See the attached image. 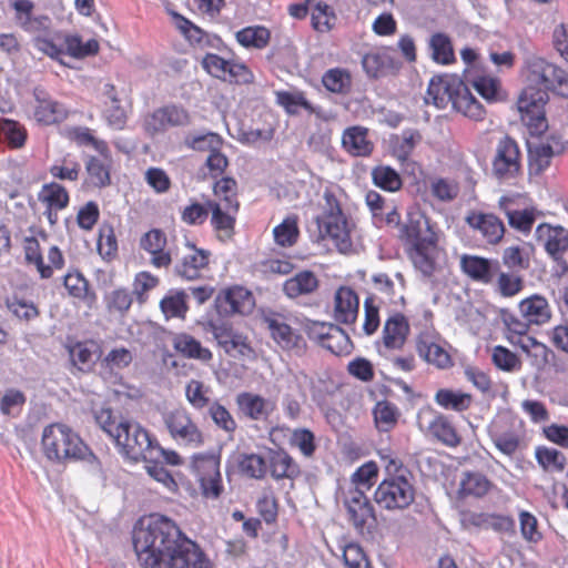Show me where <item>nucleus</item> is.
<instances>
[{"instance_id":"1","label":"nucleus","mask_w":568,"mask_h":568,"mask_svg":"<svg viewBox=\"0 0 568 568\" xmlns=\"http://www.w3.org/2000/svg\"><path fill=\"white\" fill-rule=\"evenodd\" d=\"M134 551L143 568H211L204 552L170 518L152 514L133 529Z\"/></svg>"},{"instance_id":"2","label":"nucleus","mask_w":568,"mask_h":568,"mask_svg":"<svg viewBox=\"0 0 568 568\" xmlns=\"http://www.w3.org/2000/svg\"><path fill=\"white\" fill-rule=\"evenodd\" d=\"M41 446L44 456L58 464L83 460L92 474L101 473V465L77 432L65 424L54 423L42 430Z\"/></svg>"},{"instance_id":"3","label":"nucleus","mask_w":568,"mask_h":568,"mask_svg":"<svg viewBox=\"0 0 568 568\" xmlns=\"http://www.w3.org/2000/svg\"><path fill=\"white\" fill-rule=\"evenodd\" d=\"M386 478L377 486L374 499L386 510H403L415 499L410 471L402 462L392 456H383Z\"/></svg>"},{"instance_id":"4","label":"nucleus","mask_w":568,"mask_h":568,"mask_svg":"<svg viewBox=\"0 0 568 568\" xmlns=\"http://www.w3.org/2000/svg\"><path fill=\"white\" fill-rule=\"evenodd\" d=\"M402 232L414 266L423 275H432L435 270L434 254L437 248V235L429 220L420 212L409 213Z\"/></svg>"},{"instance_id":"5","label":"nucleus","mask_w":568,"mask_h":568,"mask_svg":"<svg viewBox=\"0 0 568 568\" xmlns=\"http://www.w3.org/2000/svg\"><path fill=\"white\" fill-rule=\"evenodd\" d=\"M14 22L23 31L33 36V45L50 58L58 59L63 49L58 44L60 33L52 28L48 16L36 14L34 3L30 0H14Z\"/></svg>"},{"instance_id":"6","label":"nucleus","mask_w":568,"mask_h":568,"mask_svg":"<svg viewBox=\"0 0 568 568\" xmlns=\"http://www.w3.org/2000/svg\"><path fill=\"white\" fill-rule=\"evenodd\" d=\"M322 214L317 217L320 234L331 239L341 253L352 247L351 226L342 211L341 202L333 190L326 189L323 194Z\"/></svg>"},{"instance_id":"7","label":"nucleus","mask_w":568,"mask_h":568,"mask_svg":"<svg viewBox=\"0 0 568 568\" xmlns=\"http://www.w3.org/2000/svg\"><path fill=\"white\" fill-rule=\"evenodd\" d=\"M524 73L528 87L534 92L557 90L568 98V75L556 64L534 52H527L524 59Z\"/></svg>"},{"instance_id":"8","label":"nucleus","mask_w":568,"mask_h":568,"mask_svg":"<svg viewBox=\"0 0 568 568\" xmlns=\"http://www.w3.org/2000/svg\"><path fill=\"white\" fill-rule=\"evenodd\" d=\"M116 429L112 439L123 454L133 460L153 459L159 443L140 424L121 418Z\"/></svg>"},{"instance_id":"9","label":"nucleus","mask_w":568,"mask_h":568,"mask_svg":"<svg viewBox=\"0 0 568 568\" xmlns=\"http://www.w3.org/2000/svg\"><path fill=\"white\" fill-rule=\"evenodd\" d=\"M343 504L353 528L362 536L371 535L376 527V516L367 496L355 489L344 490Z\"/></svg>"},{"instance_id":"10","label":"nucleus","mask_w":568,"mask_h":568,"mask_svg":"<svg viewBox=\"0 0 568 568\" xmlns=\"http://www.w3.org/2000/svg\"><path fill=\"white\" fill-rule=\"evenodd\" d=\"M191 469L197 477L202 493L207 498H217L222 491L220 456L214 453L193 455Z\"/></svg>"},{"instance_id":"11","label":"nucleus","mask_w":568,"mask_h":568,"mask_svg":"<svg viewBox=\"0 0 568 568\" xmlns=\"http://www.w3.org/2000/svg\"><path fill=\"white\" fill-rule=\"evenodd\" d=\"M495 447L511 457L520 449L523 435L516 427V419L509 414L498 415L487 428Z\"/></svg>"},{"instance_id":"12","label":"nucleus","mask_w":568,"mask_h":568,"mask_svg":"<svg viewBox=\"0 0 568 568\" xmlns=\"http://www.w3.org/2000/svg\"><path fill=\"white\" fill-rule=\"evenodd\" d=\"M547 100L548 93L525 89L517 101L521 121L534 134H541L548 126L544 110Z\"/></svg>"},{"instance_id":"13","label":"nucleus","mask_w":568,"mask_h":568,"mask_svg":"<svg viewBox=\"0 0 568 568\" xmlns=\"http://www.w3.org/2000/svg\"><path fill=\"white\" fill-rule=\"evenodd\" d=\"M163 419L174 440L194 448L203 444L204 438L202 432L185 409L176 408L170 410L164 415Z\"/></svg>"},{"instance_id":"14","label":"nucleus","mask_w":568,"mask_h":568,"mask_svg":"<svg viewBox=\"0 0 568 568\" xmlns=\"http://www.w3.org/2000/svg\"><path fill=\"white\" fill-rule=\"evenodd\" d=\"M191 123V115L186 109L176 104H170L156 109L148 114L143 121V128L150 135L165 132L169 128L186 126Z\"/></svg>"},{"instance_id":"15","label":"nucleus","mask_w":568,"mask_h":568,"mask_svg":"<svg viewBox=\"0 0 568 568\" xmlns=\"http://www.w3.org/2000/svg\"><path fill=\"white\" fill-rule=\"evenodd\" d=\"M103 115L109 125L114 129H123L128 119L129 98L124 88H115L112 83H105L102 88Z\"/></svg>"},{"instance_id":"16","label":"nucleus","mask_w":568,"mask_h":568,"mask_svg":"<svg viewBox=\"0 0 568 568\" xmlns=\"http://www.w3.org/2000/svg\"><path fill=\"white\" fill-rule=\"evenodd\" d=\"M520 170V151L517 143L508 138H503L497 146L493 161V173L499 180H509Z\"/></svg>"},{"instance_id":"17","label":"nucleus","mask_w":568,"mask_h":568,"mask_svg":"<svg viewBox=\"0 0 568 568\" xmlns=\"http://www.w3.org/2000/svg\"><path fill=\"white\" fill-rule=\"evenodd\" d=\"M564 142L551 135L546 141L528 145V169L531 176H539L550 165L551 159L564 152Z\"/></svg>"},{"instance_id":"18","label":"nucleus","mask_w":568,"mask_h":568,"mask_svg":"<svg viewBox=\"0 0 568 568\" xmlns=\"http://www.w3.org/2000/svg\"><path fill=\"white\" fill-rule=\"evenodd\" d=\"M235 403L239 413L254 422H266L277 407L274 398H266L252 392L239 393Z\"/></svg>"},{"instance_id":"19","label":"nucleus","mask_w":568,"mask_h":568,"mask_svg":"<svg viewBox=\"0 0 568 568\" xmlns=\"http://www.w3.org/2000/svg\"><path fill=\"white\" fill-rule=\"evenodd\" d=\"M535 235L554 261H562L564 255L568 252L567 229L561 225L541 223L536 227Z\"/></svg>"},{"instance_id":"20","label":"nucleus","mask_w":568,"mask_h":568,"mask_svg":"<svg viewBox=\"0 0 568 568\" xmlns=\"http://www.w3.org/2000/svg\"><path fill=\"white\" fill-rule=\"evenodd\" d=\"M180 257L175 263V273L189 281L195 280L200 276L210 260V252L196 248L190 242H186L182 250L179 251Z\"/></svg>"},{"instance_id":"21","label":"nucleus","mask_w":568,"mask_h":568,"mask_svg":"<svg viewBox=\"0 0 568 568\" xmlns=\"http://www.w3.org/2000/svg\"><path fill=\"white\" fill-rule=\"evenodd\" d=\"M140 247L150 254V263L156 268H166L172 263V251L168 247L166 234L160 229L145 232L140 239Z\"/></svg>"},{"instance_id":"22","label":"nucleus","mask_w":568,"mask_h":568,"mask_svg":"<svg viewBox=\"0 0 568 568\" xmlns=\"http://www.w3.org/2000/svg\"><path fill=\"white\" fill-rule=\"evenodd\" d=\"M468 226L480 234L483 240L488 244H498L505 234V225L503 221L493 213H484L473 211L465 217Z\"/></svg>"},{"instance_id":"23","label":"nucleus","mask_w":568,"mask_h":568,"mask_svg":"<svg viewBox=\"0 0 568 568\" xmlns=\"http://www.w3.org/2000/svg\"><path fill=\"white\" fill-rule=\"evenodd\" d=\"M462 80L454 75H436L428 83L425 102L437 109H446L454 100Z\"/></svg>"},{"instance_id":"24","label":"nucleus","mask_w":568,"mask_h":568,"mask_svg":"<svg viewBox=\"0 0 568 568\" xmlns=\"http://www.w3.org/2000/svg\"><path fill=\"white\" fill-rule=\"evenodd\" d=\"M418 355L428 364L438 368H447L452 365V357L442 344L438 336L432 333H422L416 341Z\"/></svg>"},{"instance_id":"25","label":"nucleus","mask_w":568,"mask_h":568,"mask_svg":"<svg viewBox=\"0 0 568 568\" xmlns=\"http://www.w3.org/2000/svg\"><path fill=\"white\" fill-rule=\"evenodd\" d=\"M518 197L516 195H505L498 200V209L504 212L508 220V224L523 233L530 232L535 220L534 209L519 210L517 205Z\"/></svg>"},{"instance_id":"26","label":"nucleus","mask_w":568,"mask_h":568,"mask_svg":"<svg viewBox=\"0 0 568 568\" xmlns=\"http://www.w3.org/2000/svg\"><path fill=\"white\" fill-rule=\"evenodd\" d=\"M67 351L71 365L80 373H90L100 357L99 346L92 341L69 343Z\"/></svg>"},{"instance_id":"27","label":"nucleus","mask_w":568,"mask_h":568,"mask_svg":"<svg viewBox=\"0 0 568 568\" xmlns=\"http://www.w3.org/2000/svg\"><path fill=\"white\" fill-rule=\"evenodd\" d=\"M359 308L357 294L348 286H341L334 294L333 316L337 323L352 324L356 321Z\"/></svg>"},{"instance_id":"28","label":"nucleus","mask_w":568,"mask_h":568,"mask_svg":"<svg viewBox=\"0 0 568 568\" xmlns=\"http://www.w3.org/2000/svg\"><path fill=\"white\" fill-rule=\"evenodd\" d=\"M217 303L220 311L226 315H244L250 313L254 307L252 294L241 286L226 290L223 295L217 298Z\"/></svg>"},{"instance_id":"29","label":"nucleus","mask_w":568,"mask_h":568,"mask_svg":"<svg viewBox=\"0 0 568 568\" xmlns=\"http://www.w3.org/2000/svg\"><path fill=\"white\" fill-rule=\"evenodd\" d=\"M462 270L473 280L489 284L499 272V262L476 255H464L460 260Z\"/></svg>"},{"instance_id":"30","label":"nucleus","mask_w":568,"mask_h":568,"mask_svg":"<svg viewBox=\"0 0 568 568\" xmlns=\"http://www.w3.org/2000/svg\"><path fill=\"white\" fill-rule=\"evenodd\" d=\"M518 310L521 317L532 325H544L551 318V307L547 298L532 294L520 301Z\"/></svg>"},{"instance_id":"31","label":"nucleus","mask_w":568,"mask_h":568,"mask_svg":"<svg viewBox=\"0 0 568 568\" xmlns=\"http://www.w3.org/2000/svg\"><path fill=\"white\" fill-rule=\"evenodd\" d=\"M342 145L354 156H368L374 150V143L368 138V130L359 125L347 128L343 132Z\"/></svg>"},{"instance_id":"32","label":"nucleus","mask_w":568,"mask_h":568,"mask_svg":"<svg viewBox=\"0 0 568 568\" xmlns=\"http://www.w3.org/2000/svg\"><path fill=\"white\" fill-rule=\"evenodd\" d=\"M409 333V325L402 314L390 316L383 328V346L386 349H400Z\"/></svg>"},{"instance_id":"33","label":"nucleus","mask_w":568,"mask_h":568,"mask_svg":"<svg viewBox=\"0 0 568 568\" xmlns=\"http://www.w3.org/2000/svg\"><path fill=\"white\" fill-rule=\"evenodd\" d=\"M422 142V134L416 129H406L399 134H394L389 139L393 155L404 162L415 148Z\"/></svg>"},{"instance_id":"34","label":"nucleus","mask_w":568,"mask_h":568,"mask_svg":"<svg viewBox=\"0 0 568 568\" xmlns=\"http://www.w3.org/2000/svg\"><path fill=\"white\" fill-rule=\"evenodd\" d=\"M318 287V280L311 271H302L286 280L283 291L290 298H296L302 295H308Z\"/></svg>"},{"instance_id":"35","label":"nucleus","mask_w":568,"mask_h":568,"mask_svg":"<svg viewBox=\"0 0 568 568\" xmlns=\"http://www.w3.org/2000/svg\"><path fill=\"white\" fill-rule=\"evenodd\" d=\"M450 104L454 110L473 120H481L485 113L483 105L470 93L463 81Z\"/></svg>"},{"instance_id":"36","label":"nucleus","mask_w":568,"mask_h":568,"mask_svg":"<svg viewBox=\"0 0 568 568\" xmlns=\"http://www.w3.org/2000/svg\"><path fill=\"white\" fill-rule=\"evenodd\" d=\"M87 182L95 187H103L110 183V151L105 155L89 156L85 162Z\"/></svg>"},{"instance_id":"37","label":"nucleus","mask_w":568,"mask_h":568,"mask_svg":"<svg viewBox=\"0 0 568 568\" xmlns=\"http://www.w3.org/2000/svg\"><path fill=\"white\" fill-rule=\"evenodd\" d=\"M174 349L187 358L209 362L212 359V353L209 348L203 347L201 343L193 336L181 333L176 334L172 341Z\"/></svg>"},{"instance_id":"38","label":"nucleus","mask_w":568,"mask_h":568,"mask_svg":"<svg viewBox=\"0 0 568 568\" xmlns=\"http://www.w3.org/2000/svg\"><path fill=\"white\" fill-rule=\"evenodd\" d=\"M273 339L284 349H291L297 345L298 335L287 325L281 316L265 318Z\"/></svg>"},{"instance_id":"39","label":"nucleus","mask_w":568,"mask_h":568,"mask_svg":"<svg viewBox=\"0 0 568 568\" xmlns=\"http://www.w3.org/2000/svg\"><path fill=\"white\" fill-rule=\"evenodd\" d=\"M37 100L38 105L34 111V116L38 122L49 125L59 123L67 118V109L57 101L39 95H37Z\"/></svg>"},{"instance_id":"40","label":"nucleus","mask_w":568,"mask_h":568,"mask_svg":"<svg viewBox=\"0 0 568 568\" xmlns=\"http://www.w3.org/2000/svg\"><path fill=\"white\" fill-rule=\"evenodd\" d=\"M209 209L212 212V224L214 229L221 233L220 236L230 237L234 227L235 213L239 207L226 209L223 203H215L214 201L207 202Z\"/></svg>"},{"instance_id":"41","label":"nucleus","mask_w":568,"mask_h":568,"mask_svg":"<svg viewBox=\"0 0 568 568\" xmlns=\"http://www.w3.org/2000/svg\"><path fill=\"white\" fill-rule=\"evenodd\" d=\"M378 475V467L374 462H367L358 467L344 490H359L366 495L374 486Z\"/></svg>"},{"instance_id":"42","label":"nucleus","mask_w":568,"mask_h":568,"mask_svg":"<svg viewBox=\"0 0 568 568\" xmlns=\"http://www.w3.org/2000/svg\"><path fill=\"white\" fill-rule=\"evenodd\" d=\"M362 65L371 78L385 75L395 68L392 57L386 51H372L363 57Z\"/></svg>"},{"instance_id":"43","label":"nucleus","mask_w":568,"mask_h":568,"mask_svg":"<svg viewBox=\"0 0 568 568\" xmlns=\"http://www.w3.org/2000/svg\"><path fill=\"white\" fill-rule=\"evenodd\" d=\"M268 463L271 475L275 479L294 478L300 473L293 458L283 450L271 452Z\"/></svg>"},{"instance_id":"44","label":"nucleus","mask_w":568,"mask_h":568,"mask_svg":"<svg viewBox=\"0 0 568 568\" xmlns=\"http://www.w3.org/2000/svg\"><path fill=\"white\" fill-rule=\"evenodd\" d=\"M132 292L125 287H116L103 296L106 311L111 315L124 316L133 303Z\"/></svg>"},{"instance_id":"45","label":"nucleus","mask_w":568,"mask_h":568,"mask_svg":"<svg viewBox=\"0 0 568 568\" xmlns=\"http://www.w3.org/2000/svg\"><path fill=\"white\" fill-rule=\"evenodd\" d=\"M491 488L490 480L480 473H464L459 481L462 496L481 497Z\"/></svg>"},{"instance_id":"46","label":"nucleus","mask_w":568,"mask_h":568,"mask_svg":"<svg viewBox=\"0 0 568 568\" xmlns=\"http://www.w3.org/2000/svg\"><path fill=\"white\" fill-rule=\"evenodd\" d=\"M427 429L447 446L454 447L460 443V437L454 426L444 416H433L432 419L427 420Z\"/></svg>"},{"instance_id":"47","label":"nucleus","mask_w":568,"mask_h":568,"mask_svg":"<svg viewBox=\"0 0 568 568\" xmlns=\"http://www.w3.org/2000/svg\"><path fill=\"white\" fill-rule=\"evenodd\" d=\"M23 251L27 263L33 264L42 278H49L52 276V270L50 265L43 263L40 245L37 239L33 236H26L23 239Z\"/></svg>"},{"instance_id":"48","label":"nucleus","mask_w":568,"mask_h":568,"mask_svg":"<svg viewBox=\"0 0 568 568\" xmlns=\"http://www.w3.org/2000/svg\"><path fill=\"white\" fill-rule=\"evenodd\" d=\"M535 457L545 471L560 473L567 464L566 456L555 448L537 447Z\"/></svg>"},{"instance_id":"49","label":"nucleus","mask_w":568,"mask_h":568,"mask_svg":"<svg viewBox=\"0 0 568 568\" xmlns=\"http://www.w3.org/2000/svg\"><path fill=\"white\" fill-rule=\"evenodd\" d=\"M322 82L328 91L345 94L351 89L352 78L347 70L334 68L323 74Z\"/></svg>"},{"instance_id":"50","label":"nucleus","mask_w":568,"mask_h":568,"mask_svg":"<svg viewBox=\"0 0 568 568\" xmlns=\"http://www.w3.org/2000/svg\"><path fill=\"white\" fill-rule=\"evenodd\" d=\"M430 194L442 202H450L455 200L459 193L458 183L448 178L435 176L428 182Z\"/></svg>"},{"instance_id":"51","label":"nucleus","mask_w":568,"mask_h":568,"mask_svg":"<svg viewBox=\"0 0 568 568\" xmlns=\"http://www.w3.org/2000/svg\"><path fill=\"white\" fill-rule=\"evenodd\" d=\"M435 400L445 409L463 412L470 406L471 396L469 394L452 389H439L435 395Z\"/></svg>"},{"instance_id":"52","label":"nucleus","mask_w":568,"mask_h":568,"mask_svg":"<svg viewBox=\"0 0 568 568\" xmlns=\"http://www.w3.org/2000/svg\"><path fill=\"white\" fill-rule=\"evenodd\" d=\"M184 144L189 149L201 152H212L220 150L222 145V139L219 134L213 132L206 133H189L184 138Z\"/></svg>"},{"instance_id":"53","label":"nucleus","mask_w":568,"mask_h":568,"mask_svg":"<svg viewBox=\"0 0 568 568\" xmlns=\"http://www.w3.org/2000/svg\"><path fill=\"white\" fill-rule=\"evenodd\" d=\"M429 49L434 61L448 64L454 61V50L450 39L444 33L433 34L429 40Z\"/></svg>"},{"instance_id":"54","label":"nucleus","mask_w":568,"mask_h":568,"mask_svg":"<svg viewBox=\"0 0 568 568\" xmlns=\"http://www.w3.org/2000/svg\"><path fill=\"white\" fill-rule=\"evenodd\" d=\"M311 19L313 28L318 32L331 31L336 22L334 10L325 2H317L312 11Z\"/></svg>"},{"instance_id":"55","label":"nucleus","mask_w":568,"mask_h":568,"mask_svg":"<svg viewBox=\"0 0 568 568\" xmlns=\"http://www.w3.org/2000/svg\"><path fill=\"white\" fill-rule=\"evenodd\" d=\"M373 413L376 427L382 432L390 430L399 416L397 407L387 400L378 402Z\"/></svg>"},{"instance_id":"56","label":"nucleus","mask_w":568,"mask_h":568,"mask_svg":"<svg viewBox=\"0 0 568 568\" xmlns=\"http://www.w3.org/2000/svg\"><path fill=\"white\" fill-rule=\"evenodd\" d=\"M276 99L280 105H282L288 113L296 114L301 108L307 110L311 113L320 115V111L314 108L304 97L302 92H287L282 91L276 93Z\"/></svg>"},{"instance_id":"57","label":"nucleus","mask_w":568,"mask_h":568,"mask_svg":"<svg viewBox=\"0 0 568 568\" xmlns=\"http://www.w3.org/2000/svg\"><path fill=\"white\" fill-rule=\"evenodd\" d=\"M327 334L328 336L322 345L324 348L338 356L348 355L352 352L353 344L348 335L341 327L334 325Z\"/></svg>"},{"instance_id":"58","label":"nucleus","mask_w":568,"mask_h":568,"mask_svg":"<svg viewBox=\"0 0 568 568\" xmlns=\"http://www.w3.org/2000/svg\"><path fill=\"white\" fill-rule=\"evenodd\" d=\"M39 200L45 203L47 206H51V209L62 210L69 203V194L62 185L50 183L42 187L39 193Z\"/></svg>"},{"instance_id":"59","label":"nucleus","mask_w":568,"mask_h":568,"mask_svg":"<svg viewBox=\"0 0 568 568\" xmlns=\"http://www.w3.org/2000/svg\"><path fill=\"white\" fill-rule=\"evenodd\" d=\"M236 40L245 48H264L270 40V31L264 27H247L236 32Z\"/></svg>"},{"instance_id":"60","label":"nucleus","mask_w":568,"mask_h":568,"mask_svg":"<svg viewBox=\"0 0 568 568\" xmlns=\"http://www.w3.org/2000/svg\"><path fill=\"white\" fill-rule=\"evenodd\" d=\"M296 217L288 216L281 224L274 227L273 235L277 245L287 247L295 244L298 237Z\"/></svg>"},{"instance_id":"61","label":"nucleus","mask_w":568,"mask_h":568,"mask_svg":"<svg viewBox=\"0 0 568 568\" xmlns=\"http://www.w3.org/2000/svg\"><path fill=\"white\" fill-rule=\"evenodd\" d=\"M476 91L488 102H496L504 99L500 81L497 78L483 75L474 81Z\"/></svg>"},{"instance_id":"62","label":"nucleus","mask_w":568,"mask_h":568,"mask_svg":"<svg viewBox=\"0 0 568 568\" xmlns=\"http://www.w3.org/2000/svg\"><path fill=\"white\" fill-rule=\"evenodd\" d=\"M372 178L375 185L389 192L397 191L402 186L399 174L390 166H376L372 172Z\"/></svg>"},{"instance_id":"63","label":"nucleus","mask_w":568,"mask_h":568,"mask_svg":"<svg viewBox=\"0 0 568 568\" xmlns=\"http://www.w3.org/2000/svg\"><path fill=\"white\" fill-rule=\"evenodd\" d=\"M185 396L187 402L195 409H203L205 407L209 408L211 405L210 400V388L205 386L202 382L196 379H191L185 386Z\"/></svg>"},{"instance_id":"64","label":"nucleus","mask_w":568,"mask_h":568,"mask_svg":"<svg viewBox=\"0 0 568 568\" xmlns=\"http://www.w3.org/2000/svg\"><path fill=\"white\" fill-rule=\"evenodd\" d=\"M495 286L501 296L513 297L523 291L524 278L516 273L499 272Z\"/></svg>"}]
</instances>
